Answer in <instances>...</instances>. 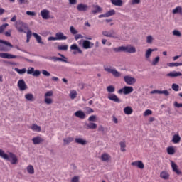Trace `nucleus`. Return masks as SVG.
Instances as JSON below:
<instances>
[{
    "label": "nucleus",
    "instance_id": "nucleus-1",
    "mask_svg": "<svg viewBox=\"0 0 182 182\" xmlns=\"http://www.w3.org/2000/svg\"><path fill=\"white\" fill-rule=\"evenodd\" d=\"M0 157L4 159V160H7V161H10L11 164H16L18 163V157L16 155L12 152H9V154L5 153V151L2 149H0Z\"/></svg>",
    "mask_w": 182,
    "mask_h": 182
},
{
    "label": "nucleus",
    "instance_id": "nucleus-2",
    "mask_svg": "<svg viewBox=\"0 0 182 182\" xmlns=\"http://www.w3.org/2000/svg\"><path fill=\"white\" fill-rule=\"evenodd\" d=\"M114 86L113 85H109L108 87H107V91L108 92V93H111L107 96V99H109V100H111L112 102H114V103H122V100H119V97H117V95H116V94H113L114 93Z\"/></svg>",
    "mask_w": 182,
    "mask_h": 182
},
{
    "label": "nucleus",
    "instance_id": "nucleus-3",
    "mask_svg": "<svg viewBox=\"0 0 182 182\" xmlns=\"http://www.w3.org/2000/svg\"><path fill=\"white\" fill-rule=\"evenodd\" d=\"M114 52H126L127 53H136V48L132 46H121L114 48L113 49Z\"/></svg>",
    "mask_w": 182,
    "mask_h": 182
},
{
    "label": "nucleus",
    "instance_id": "nucleus-4",
    "mask_svg": "<svg viewBox=\"0 0 182 182\" xmlns=\"http://www.w3.org/2000/svg\"><path fill=\"white\" fill-rule=\"evenodd\" d=\"M15 28L16 29H17L18 32H20V33H26V31L25 30L29 29V28H28V25L23 23V21H21L16 22Z\"/></svg>",
    "mask_w": 182,
    "mask_h": 182
},
{
    "label": "nucleus",
    "instance_id": "nucleus-5",
    "mask_svg": "<svg viewBox=\"0 0 182 182\" xmlns=\"http://www.w3.org/2000/svg\"><path fill=\"white\" fill-rule=\"evenodd\" d=\"M104 70H105V72H107V73H111L114 77H120V76L122 75L120 72L117 71L116 68L112 66L105 65Z\"/></svg>",
    "mask_w": 182,
    "mask_h": 182
},
{
    "label": "nucleus",
    "instance_id": "nucleus-6",
    "mask_svg": "<svg viewBox=\"0 0 182 182\" xmlns=\"http://www.w3.org/2000/svg\"><path fill=\"white\" fill-rule=\"evenodd\" d=\"M59 57L53 56V57H49L48 59L49 60H53V62H65V63H68V58H66L63 54L58 53Z\"/></svg>",
    "mask_w": 182,
    "mask_h": 182
},
{
    "label": "nucleus",
    "instance_id": "nucleus-7",
    "mask_svg": "<svg viewBox=\"0 0 182 182\" xmlns=\"http://www.w3.org/2000/svg\"><path fill=\"white\" fill-rule=\"evenodd\" d=\"M102 35L106 36V38H113L114 39H117L119 38L113 29L102 31Z\"/></svg>",
    "mask_w": 182,
    "mask_h": 182
},
{
    "label": "nucleus",
    "instance_id": "nucleus-8",
    "mask_svg": "<svg viewBox=\"0 0 182 182\" xmlns=\"http://www.w3.org/2000/svg\"><path fill=\"white\" fill-rule=\"evenodd\" d=\"M133 90V87L124 86L123 88L118 90V93L119 95H122V93L124 95H130Z\"/></svg>",
    "mask_w": 182,
    "mask_h": 182
},
{
    "label": "nucleus",
    "instance_id": "nucleus-9",
    "mask_svg": "<svg viewBox=\"0 0 182 182\" xmlns=\"http://www.w3.org/2000/svg\"><path fill=\"white\" fill-rule=\"evenodd\" d=\"M0 58H2L3 59H18V58L20 57L8 53H0Z\"/></svg>",
    "mask_w": 182,
    "mask_h": 182
},
{
    "label": "nucleus",
    "instance_id": "nucleus-10",
    "mask_svg": "<svg viewBox=\"0 0 182 182\" xmlns=\"http://www.w3.org/2000/svg\"><path fill=\"white\" fill-rule=\"evenodd\" d=\"M124 80L127 85H134L136 83V78L130 77V75H126L124 77Z\"/></svg>",
    "mask_w": 182,
    "mask_h": 182
},
{
    "label": "nucleus",
    "instance_id": "nucleus-11",
    "mask_svg": "<svg viewBox=\"0 0 182 182\" xmlns=\"http://www.w3.org/2000/svg\"><path fill=\"white\" fill-rule=\"evenodd\" d=\"M89 6L83 3H80L77 6V10L78 12H86L87 11Z\"/></svg>",
    "mask_w": 182,
    "mask_h": 182
},
{
    "label": "nucleus",
    "instance_id": "nucleus-12",
    "mask_svg": "<svg viewBox=\"0 0 182 182\" xmlns=\"http://www.w3.org/2000/svg\"><path fill=\"white\" fill-rule=\"evenodd\" d=\"M74 116H75V117H77L78 119H81V120H84V119H86V113H85L82 110L76 111L74 113Z\"/></svg>",
    "mask_w": 182,
    "mask_h": 182
},
{
    "label": "nucleus",
    "instance_id": "nucleus-13",
    "mask_svg": "<svg viewBox=\"0 0 182 182\" xmlns=\"http://www.w3.org/2000/svg\"><path fill=\"white\" fill-rule=\"evenodd\" d=\"M50 11H49V10L48 9H43L41 11V15L43 19H49L50 18Z\"/></svg>",
    "mask_w": 182,
    "mask_h": 182
},
{
    "label": "nucleus",
    "instance_id": "nucleus-14",
    "mask_svg": "<svg viewBox=\"0 0 182 182\" xmlns=\"http://www.w3.org/2000/svg\"><path fill=\"white\" fill-rule=\"evenodd\" d=\"M18 87H19L20 90H26V89H28V85H26V83L23 80H19L18 81Z\"/></svg>",
    "mask_w": 182,
    "mask_h": 182
},
{
    "label": "nucleus",
    "instance_id": "nucleus-15",
    "mask_svg": "<svg viewBox=\"0 0 182 182\" xmlns=\"http://www.w3.org/2000/svg\"><path fill=\"white\" fill-rule=\"evenodd\" d=\"M132 166H134V167H138V168H141V170H143V168H144V164H143V161H136L132 162Z\"/></svg>",
    "mask_w": 182,
    "mask_h": 182
},
{
    "label": "nucleus",
    "instance_id": "nucleus-16",
    "mask_svg": "<svg viewBox=\"0 0 182 182\" xmlns=\"http://www.w3.org/2000/svg\"><path fill=\"white\" fill-rule=\"evenodd\" d=\"M181 141V136H180V134H176L172 136L171 142L174 144H178Z\"/></svg>",
    "mask_w": 182,
    "mask_h": 182
},
{
    "label": "nucleus",
    "instance_id": "nucleus-17",
    "mask_svg": "<svg viewBox=\"0 0 182 182\" xmlns=\"http://www.w3.org/2000/svg\"><path fill=\"white\" fill-rule=\"evenodd\" d=\"M171 166L172 168L173 171H174V173H176V174H178V176H180V174H181V171L180 170H178L177 164H176V163H174V161H171Z\"/></svg>",
    "mask_w": 182,
    "mask_h": 182
},
{
    "label": "nucleus",
    "instance_id": "nucleus-18",
    "mask_svg": "<svg viewBox=\"0 0 182 182\" xmlns=\"http://www.w3.org/2000/svg\"><path fill=\"white\" fill-rule=\"evenodd\" d=\"M32 141L33 144H41V143H43V141H45V139H43L40 136H37L32 139Z\"/></svg>",
    "mask_w": 182,
    "mask_h": 182
},
{
    "label": "nucleus",
    "instance_id": "nucleus-19",
    "mask_svg": "<svg viewBox=\"0 0 182 182\" xmlns=\"http://www.w3.org/2000/svg\"><path fill=\"white\" fill-rule=\"evenodd\" d=\"M85 127L87 130H89V129H91L92 130H95V129L97 128V124H96V123L89 122L85 124Z\"/></svg>",
    "mask_w": 182,
    "mask_h": 182
},
{
    "label": "nucleus",
    "instance_id": "nucleus-20",
    "mask_svg": "<svg viewBox=\"0 0 182 182\" xmlns=\"http://www.w3.org/2000/svg\"><path fill=\"white\" fill-rule=\"evenodd\" d=\"M168 77H178V76H182L181 72L172 71L166 75Z\"/></svg>",
    "mask_w": 182,
    "mask_h": 182
},
{
    "label": "nucleus",
    "instance_id": "nucleus-21",
    "mask_svg": "<svg viewBox=\"0 0 182 182\" xmlns=\"http://www.w3.org/2000/svg\"><path fill=\"white\" fill-rule=\"evenodd\" d=\"M55 36L57 38V41H66V39H68V36H65L62 32L55 33Z\"/></svg>",
    "mask_w": 182,
    "mask_h": 182
},
{
    "label": "nucleus",
    "instance_id": "nucleus-22",
    "mask_svg": "<svg viewBox=\"0 0 182 182\" xmlns=\"http://www.w3.org/2000/svg\"><path fill=\"white\" fill-rule=\"evenodd\" d=\"M75 141L77 144H81V146H86L87 144V141L83 138H75Z\"/></svg>",
    "mask_w": 182,
    "mask_h": 182
},
{
    "label": "nucleus",
    "instance_id": "nucleus-23",
    "mask_svg": "<svg viewBox=\"0 0 182 182\" xmlns=\"http://www.w3.org/2000/svg\"><path fill=\"white\" fill-rule=\"evenodd\" d=\"M33 36L36 39L38 43H40L41 45H45V43L42 41V37H41V36L38 35L36 33H33Z\"/></svg>",
    "mask_w": 182,
    "mask_h": 182
},
{
    "label": "nucleus",
    "instance_id": "nucleus-24",
    "mask_svg": "<svg viewBox=\"0 0 182 182\" xmlns=\"http://www.w3.org/2000/svg\"><path fill=\"white\" fill-rule=\"evenodd\" d=\"M111 3L114 6H123V1L122 0H111Z\"/></svg>",
    "mask_w": 182,
    "mask_h": 182
},
{
    "label": "nucleus",
    "instance_id": "nucleus-25",
    "mask_svg": "<svg viewBox=\"0 0 182 182\" xmlns=\"http://www.w3.org/2000/svg\"><path fill=\"white\" fill-rule=\"evenodd\" d=\"M31 130L33 132H37L38 133L41 132L42 129L41 128V126H38L36 124H33L32 126L31 127Z\"/></svg>",
    "mask_w": 182,
    "mask_h": 182
},
{
    "label": "nucleus",
    "instance_id": "nucleus-26",
    "mask_svg": "<svg viewBox=\"0 0 182 182\" xmlns=\"http://www.w3.org/2000/svg\"><path fill=\"white\" fill-rule=\"evenodd\" d=\"M25 99L28 102H33L35 100V97H33V94L27 93L25 95Z\"/></svg>",
    "mask_w": 182,
    "mask_h": 182
},
{
    "label": "nucleus",
    "instance_id": "nucleus-27",
    "mask_svg": "<svg viewBox=\"0 0 182 182\" xmlns=\"http://www.w3.org/2000/svg\"><path fill=\"white\" fill-rule=\"evenodd\" d=\"M9 50H11V48L6 47V45L0 43V52H9Z\"/></svg>",
    "mask_w": 182,
    "mask_h": 182
},
{
    "label": "nucleus",
    "instance_id": "nucleus-28",
    "mask_svg": "<svg viewBox=\"0 0 182 182\" xmlns=\"http://www.w3.org/2000/svg\"><path fill=\"white\" fill-rule=\"evenodd\" d=\"M93 8H95V10L92 11V14H93V15H96V14L102 12V7L99 5H95L93 6Z\"/></svg>",
    "mask_w": 182,
    "mask_h": 182
},
{
    "label": "nucleus",
    "instance_id": "nucleus-29",
    "mask_svg": "<svg viewBox=\"0 0 182 182\" xmlns=\"http://www.w3.org/2000/svg\"><path fill=\"white\" fill-rule=\"evenodd\" d=\"M161 178H163L164 180H168L170 175H168V173H167L166 171H163L160 173Z\"/></svg>",
    "mask_w": 182,
    "mask_h": 182
},
{
    "label": "nucleus",
    "instance_id": "nucleus-30",
    "mask_svg": "<svg viewBox=\"0 0 182 182\" xmlns=\"http://www.w3.org/2000/svg\"><path fill=\"white\" fill-rule=\"evenodd\" d=\"M70 50H77V53H80V54L82 53V50L80 48L77 47V44L71 45Z\"/></svg>",
    "mask_w": 182,
    "mask_h": 182
},
{
    "label": "nucleus",
    "instance_id": "nucleus-31",
    "mask_svg": "<svg viewBox=\"0 0 182 182\" xmlns=\"http://www.w3.org/2000/svg\"><path fill=\"white\" fill-rule=\"evenodd\" d=\"M172 13L176 15V14H179V15H182V7L178 6L174 9L172 10Z\"/></svg>",
    "mask_w": 182,
    "mask_h": 182
},
{
    "label": "nucleus",
    "instance_id": "nucleus-32",
    "mask_svg": "<svg viewBox=\"0 0 182 182\" xmlns=\"http://www.w3.org/2000/svg\"><path fill=\"white\" fill-rule=\"evenodd\" d=\"M82 46L84 49H90V48H92V46H90V41L87 40L82 41Z\"/></svg>",
    "mask_w": 182,
    "mask_h": 182
},
{
    "label": "nucleus",
    "instance_id": "nucleus-33",
    "mask_svg": "<svg viewBox=\"0 0 182 182\" xmlns=\"http://www.w3.org/2000/svg\"><path fill=\"white\" fill-rule=\"evenodd\" d=\"M124 113L128 115L132 114V113H133V109H132V107L127 106L125 108H124Z\"/></svg>",
    "mask_w": 182,
    "mask_h": 182
},
{
    "label": "nucleus",
    "instance_id": "nucleus-34",
    "mask_svg": "<svg viewBox=\"0 0 182 182\" xmlns=\"http://www.w3.org/2000/svg\"><path fill=\"white\" fill-rule=\"evenodd\" d=\"M101 160L102 161H108L109 160H110V155H109V154H102L101 156Z\"/></svg>",
    "mask_w": 182,
    "mask_h": 182
},
{
    "label": "nucleus",
    "instance_id": "nucleus-35",
    "mask_svg": "<svg viewBox=\"0 0 182 182\" xmlns=\"http://www.w3.org/2000/svg\"><path fill=\"white\" fill-rule=\"evenodd\" d=\"M167 66L169 68H177L178 66H182V63H168Z\"/></svg>",
    "mask_w": 182,
    "mask_h": 182
},
{
    "label": "nucleus",
    "instance_id": "nucleus-36",
    "mask_svg": "<svg viewBox=\"0 0 182 182\" xmlns=\"http://www.w3.org/2000/svg\"><path fill=\"white\" fill-rule=\"evenodd\" d=\"M155 50H157V48H156V49H151V48L148 49L146 52L145 58H146V59H149V58H150V56H151V52H154Z\"/></svg>",
    "mask_w": 182,
    "mask_h": 182
},
{
    "label": "nucleus",
    "instance_id": "nucleus-37",
    "mask_svg": "<svg viewBox=\"0 0 182 182\" xmlns=\"http://www.w3.org/2000/svg\"><path fill=\"white\" fill-rule=\"evenodd\" d=\"M69 96L70 99L73 100V99H76V96H77V92H76V90H73L70 92Z\"/></svg>",
    "mask_w": 182,
    "mask_h": 182
},
{
    "label": "nucleus",
    "instance_id": "nucleus-38",
    "mask_svg": "<svg viewBox=\"0 0 182 182\" xmlns=\"http://www.w3.org/2000/svg\"><path fill=\"white\" fill-rule=\"evenodd\" d=\"M27 171L28 174H34L35 169L33 168V166L29 165L27 166Z\"/></svg>",
    "mask_w": 182,
    "mask_h": 182
},
{
    "label": "nucleus",
    "instance_id": "nucleus-39",
    "mask_svg": "<svg viewBox=\"0 0 182 182\" xmlns=\"http://www.w3.org/2000/svg\"><path fill=\"white\" fill-rule=\"evenodd\" d=\"M15 72H17L18 75H23V73H26V68L19 69L17 68H14Z\"/></svg>",
    "mask_w": 182,
    "mask_h": 182
},
{
    "label": "nucleus",
    "instance_id": "nucleus-40",
    "mask_svg": "<svg viewBox=\"0 0 182 182\" xmlns=\"http://www.w3.org/2000/svg\"><path fill=\"white\" fill-rule=\"evenodd\" d=\"M167 153L171 156L176 153V149L173 146H168L167 148Z\"/></svg>",
    "mask_w": 182,
    "mask_h": 182
},
{
    "label": "nucleus",
    "instance_id": "nucleus-41",
    "mask_svg": "<svg viewBox=\"0 0 182 182\" xmlns=\"http://www.w3.org/2000/svg\"><path fill=\"white\" fill-rule=\"evenodd\" d=\"M69 46L68 45H60L57 47L58 50H68Z\"/></svg>",
    "mask_w": 182,
    "mask_h": 182
},
{
    "label": "nucleus",
    "instance_id": "nucleus-42",
    "mask_svg": "<svg viewBox=\"0 0 182 182\" xmlns=\"http://www.w3.org/2000/svg\"><path fill=\"white\" fill-rule=\"evenodd\" d=\"M105 14H106L107 18H109L110 16H113V15H116V11H114V9H112L106 12Z\"/></svg>",
    "mask_w": 182,
    "mask_h": 182
},
{
    "label": "nucleus",
    "instance_id": "nucleus-43",
    "mask_svg": "<svg viewBox=\"0 0 182 182\" xmlns=\"http://www.w3.org/2000/svg\"><path fill=\"white\" fill-rule=\"evenodd\" d=\"M7 26H9V24H8V23H5L3 25L0 26V33H4V31L6 29Z\"/></svg>",
    "mask_w": 182,
    "mask_h": 182
},
{
    "label": "nucleus",
    "instance_id": "nucleus-44",
    "mask_svg": "<svg viewBox=\"0 0 182 182\" xmlns=\"http://www.w3.org/2000/svg\"><path fill=\"white\" fill-rule=\"evenodd\" d=\"M70 32L71 35H77V30H76L73 26L70 27Z\"/></svg>",
    "mask_w": 182,
    "mask_h": 182
},
{
    "label": "nucleus",
    "instance_id": "nucleus-45",
    "mask_svg": "<svg viewBox=\"0 0 182 182\" xmlns=\"http://www.w3.org/2000/svg\"><path fill=\"white\" fill-rule=\"evenodd\" d=\"M44 102L46 105H52L53 103L52 98L49 97H44Z\"/></svg>",
    "mask_w": 182,
    "mask_h": 182
},
{
    "label": "nucleus",
    "instance_id": "nucleus-46",
    "mask_svg": "<svg viewBox=\"0 0 182 182\" xmlns=\"http://www.w3.org/2000/svg\"><path fill=\"white\" fill-rule=\"evenodd\" d=\"M0 43H3L4 45H6V46H9V48H14V46H12V44H11V43L4 40H0Z\"/></svg>",
    "mask_w": 182,
    "mask_h": 182
},
{
    "label": "nucleus",
    "instance_id": "nucleus-47",
    "mask_svg": "<svg viewBox=\"0 0 182 182\" xmlns=\"http://www.w3.org/2000/svg\"><path fill=\"white\" fill-rule=\"evenodd\" d=\"M159 62H160V57L157 56L152 60L151 65L156 66Z\"/></svg>",
    "mask_w": 182,
    "mask_h": 182
},
{
    "label": "nucleus",
    "instance_id": "nucleus-48",
    "mask_svg": "<svg viewBox=\"0 0 182 182\" xmlns=\"http://www.w3.org/2000/svg\"><path fill=\"white\" fill-rule=\"evenodd\" d=\"M73 140V137H68L63 139L64 144H69V143H72V141Z\"/></svg>",
    "mask_w": 182,
    "mask_h": 182
},
{
    "label": "nucleus",
    "instance_id": "nucleus-49",
    "mask_svg": "<svg viewBox=\"0 0 182 182\" xmlns=\"http://www.w3.org/2000/svg\"><path fill=\"white\" fill-rule=\"evenodd\" d=\"M173 36H177L178 38H181V33L178 30H173Z\"/></svg>",
    "mask_w": 182,
    "mask_h": 182
},
{
    "label": "nucleus",
    "instance_id": "nucleus-50",
    "mask_svg": "<svg viewBox=\"0 0 182 182\" xmlns=\"http://www.w3.org/2000/svg\"><path fill=\"white\" fill-rule=\"evenodd\" d=\"M120 147H121V151H126V143L121 141L119 143Z\"/></svg>",
    "mask_w": 182,
    "mask_h": 182
},
{
    "label": "nucleus",
    "instance_id": "nucleus-51",
    "mask_svg": "<svg viewBox=\"0 0 182 182\" xmlns=\"http://www.w3.org/2000/svg\"><path fill=\"white\" fill-rule=\"evenodd\" d=\"M171 87H172V90H174L175 92H178L180 89V86H178V85L176 83H173Z\"/></svg>",
    "mask_w": 182,
    "mask_h": 182
},
{
    "label": "nucleus",
    "instance_id": "nucleus-52",
    "mask_svg": "<svg viewBox=\"0 0 182 182\" xmlns=\"http://www.w3.org/2000/svg\"><path fill=\"white\" fill-rule=\"evenodd\" d=\"M34 71H35V68L33 67H29L27 70V74L33 75Z\"/></svg>",
    "mask_w": 182,
    "mask_h": 182
},
{
    "label": "nucleus",
    "instance_id": "nucleus-53",
    "mask_svg": "<svg viewBox=\"0 0 182 182\" xmlns=\"http://www.w3.org/2000/svg\"><path fill=\"white\" fill-rule=\"evenodd\" d=\"M53 96V91H48L45 95L44 97H50Z\"/></svg>",
    "mask_w": 182,
    "mask_h": 182
},
{
    "label": "nucleus",
    "instance_id": "nucleus-54",
    "mask_svg": "<svg viewBox=\"0 0 182 182\" xmlns=\"http://www.w3.org/2000/svg\"><path fill=\"white\" fill-rule=\"evenodd\" d=\"M146 43H153V36H148L146 37Z\"/></svg>",
    "mask_w": 182,
    "mask_h": 182
},
{
    "label": "nucleus",
    "instance_id": "nucleus-55",
    "mask_svg": "<svg viewBox=\"0 0 182 182\" xmlns=\"http://www.w3.org/2000/svg\"><path fill=\"white\" fill-rule=\"evenodd\" d=\"M41 75V71L39 70H34V73H33V76H35L36 77H38Z\"/></svg>",
    "mask_w": 182,
    "mask_h": 182
},
{
    "label": "nucleus",
    "instance_id": "nucleus-56",
    "mask_svg": "<svg viewBox=\"0 0 182 182\" xmlns=\"http://www.w3.org/2000/svg\"><path fill=\"white\" fill-rule=\"evenodd\" d=\"M150 114H153V111L150 109H146L144 113V116H150Z\"/></svg>",
    "mask_w": 182,
    "mask_h": 182
},
{
    "label": "nucleus",
    "instance_id": "nucleus-57",
    "mask_svg": "<svg viewBox=\"0 0 182 182\" xmlns=\"http://www.w3.org/2000/svg\"><path fill=\"white\" fill-rule=\"evenodd\" d=\"M42 74L44 76H47V77L50 76V73L48 72V70H42Z\"/></svg>",
    "mask_w": 182,
    "mask_h": 182
},
{
    "label": "nucleus",
    "instance_id": "nucleus-58",
    "mask_svg": "<svg viewBox=\"0 0 182 182\" xmlns=\"http://www.w3.org/2000/svg\"><path fill=\"white\" fill-rule=\"evenodd\" d=\"M26 15H28L30 16H35L36 15V13L35 11H27Z\"/></svg>",
    "mask_w": 182,
    "mask_h": 182
},
{
    "label": "nucleus",
    "instance_id": "nucleus-59",
    "mask_svg": "<svg viewBox=\"0 0 182 182\" xmlns=\"http://www.w3.org/2000/svg\"><path fill=\"white\" fill-rule=\"evenodd\" d=\"M89 122H96V115H92L88 118Z\"/></svg>",
    "mask_w": 182,
    "mask_h": 182
},
{
    "label": "nucleus",
    "instance_id": "nucleus-60",
    "mask_svg": "<svg viewBox=\"0 0 182 182\" xmlns=\"http://www.w3.org/2000/svg\"><path fill=\"white\" fill-rule=\"evenodd\" d=\"M79 39H83V36L82 34H76L75 36V41H79Z\"/></svg>",
    "mask_w": 182,
    "mask_h": 182
},
{
    "label": "nucleus",
    "instance_id": "nucleus-61",
    "mask_svg": "<svg viewBox=\"0 0 182 182\" xmlns=\"http://www.w3.org/2000/svg\"><path fill=\"white\" fill-rule=\"evenodd\" d=\"M26 33H27L26 38L31 39V38H32V31L31 30H28Z\"/></svg>",
    "mask_w": 182,
    "mask_h": 182
},
{
    "label": "nucleus",
    "instance_id": "nucleus-62",
    "mask_svg": "<svg viewBox=\"0 0 182 182\" xmlns=\"http://www.w3.org/2000/svg\"><path fill=\"white\" fill-rule=\"evenodd\" d=\"M71 182H79V176H75L72 178Z\"/></svg>",
    "mask_w": 182,
    "mask_h": 182
},
{
    "label": "nucleus",
    "instance_id": "nucleus-63",
    "mask_svg": "<svg viewBox=\"0 0 182 182\" xmlns=\"http://www.w3.org/2000/svg\"><path fill=\"white\" fill-rule=\"evenodd\" d=\"M175 107H177L178 109H180V107H182V103H178L177 102H174Z\"/></svg>",
    "mask_w": 182,
    "mask_h": 182
},
{
    "label": "nucleus",
    "instance_id": "nucleus-64",
    "mask_svg": "<svg viewBox=\"0 0 182 182\" xmlns=\"http://www.w3.org/2000/svg\"><path fill=\"white\" fill-rule=\"evenodd\" d=\"M161 95H164L165 96H169L170 92H168V90H162Z\"/></svg>",
    "mask_w": 182,
    "mask_h": 182
}]
</instances>
